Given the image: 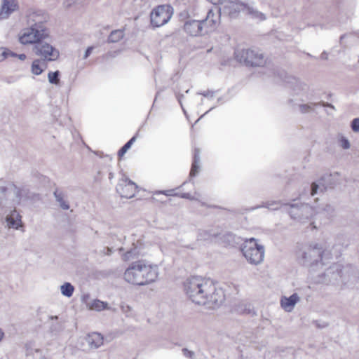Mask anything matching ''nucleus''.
<instances>
[{
	"mask_svg": "<svg viewBox=\"0 0 359 359\" xmlns=\"http://www.w3.org/2000/svg\"><path fill=\"white\" fill-rule=\"evenodd\" d=\"M170 8L165 5L157 6L150 14L151 24L154 27H159L166 24L171 18Z\"/></svg>",
	"mask_w": 359,
	"mask_h": 359,
	"instance_id": "nucleus-9",
	"label": "nucleus"
},
{
	"mask_svg": "<svg viewBox=\"0 0 359 359\" xmlns=\"http://www.w3.org/2000/svg\"><path fill=\"white\" fill-rule=\"evenodd\" d=\"M189 91V89H187L185 92H186V93H188Z\"/></svg>",
	"mask_w": 359,
	"mask_h": 359,
	"instance_id": "nucleus-56",
	"label": "nucleus"
},
{
	"mask_svg": "<svg viewBox=\"0 0 359 359\" xmlns=\"http://www.w3.org/2000/svg\"><path fill=\"white\" fill-rule=\"evenodd\" d=\"M182 353L185 357L189 358L190 359H192L195 355V353L194 351H189L187 348H182Z\"/></svg>",
	"mask_w": 359,
	"mask_h": 359,
	"instance_id": "nucleus-41",
	"label": "nucleus"
},
{
	"mask_svg": "<svg viewBox=\"0 0 359 359\" xmlns=\"http://www.w3.org/2000/svg\"><path fill=\"white\" fill-rule=\"evenodd\" d=\"M220 236V232L218 230L209 229L203 230L200 229L198 233L197 240L203 241H212L213 238H217Z\"/></svg>",
	"mask_w": 359,
	"mask_h": 359,
	"instance_id": "nucleus-20",
	"label": "nucleus"
},
{
	"mask_svg": "<svg viewBox=\"0 0 359 359\" xmlns=\"http://www.w3.org/2000/svg\"><path fill=\"white\" fill-rule=\"evenodd\" d=\"M327 56H328L327 53L325 51H324V52H323L321 53L320 58L322 60H327Z\"/></svg>",
	"mask_w": 359,
	"mask_h": 359,
	"instance_id": "nucleus-49",
	"label": "nucleus"
},
{
	"mask_svg": "<svg viewBox=\"0 0 359 359\" xmlns=\"http://www.w3.org/2000/svg\"><path fill=\"white\" fill-rule=\"evenodd\" d=\"M18 8L16 0H3L0 8V19H7Z\"/></svg>",
	"mask_w": 359,
	"mask_h": 359,
	"instance_id": "nucleus-15",
	"label": "nucleus"
},
{
	"mask_svg": "<svg viewBox=\"0 0 359 359\" xmlns=\"http://www.w3.org/2000/svg\"><path fill=\"white\" fill-rule=\"evenodd\" d=\"M182 198L191 199V195L189 193H183L179 195Z\"/></svg>",
	"mask_w": 359,
	"mask_h": 359,
	"instance_id": "nucleus-46",
	"label": "nucleus"
},
{
	"mask_svg": "<svg viewBox=\"0 0 359 359\" xmlns=\"http://www.w3.org/2000/svg\"><path fill=\"white\" fill-rule=\"evenodd\" d=\"M310 225L311 226L312 229H316V226L313 224V222L310 223Z\"/></svg>",
	"mask_w": 359,
	"mask_h": 359,
	"instance_id": "nucleus-53",
	"label": "nucleus"
},
{
	"mask_svg": "<svg viewBox=\"0 0 359 359\" xmlns=\"http://www.w3.org/2000/svg\"><path fill=\"white\" fill-rule=\"evenodd\" d=\"M49 318L51 320H57L58 317L57 316H51L49 317Z\"/></svg>",
	"mask_w": 359,
	"mask_h": 359,
	"instance_id": "nucleus-52",
	"label": "nucleus"
},
{
	"mask_svg": "<svg viewBox=\"0 0 359 359\" xmlns=\"http://www.w3.org/2000/svg\"><path fill=\"white\" fill-rule=\"evenodd\" d=\"M159 194H163L165 196H178V194L175 192V189H169L165 191H158Z\"/></svg>",
	"mask_w": 359,
	"mask_h": 359,
	"instance_id": "nucleus-42",
	"label": "nucleus"
},
{
	"mask_svg": "<svg viewBox=\"0 0 359 359\" xmlns=\"http://www.w3.org/2000/svg\"><path fill=\"white\" fill-rule=\"evenodd\" d=\"M137 133L134 135L129 141H128L118 151V156L121 158L131 147L133 143L136 141Z\"/></svg>",
	"mask_w": 359,
	"mask_h": 359,
	"instance_id": "nucleus-30",
	"label": "nucleus"
},
{
	"mask_svg": "<svg viewBox=\"0 0 359 359\" xmlns=\"http://www.w3.org/2000/svg\"><path fill=\"white\" fill-rule=\"evenodd\" d=\"M235 57L241 63L246 66L260 67L263 66L265 60L263 54L250 49H241L235 51Z\"/></svg>",
	"mask_w": 359,
	"mask_h": 359,
	"instance_id": "nucleus-6",
	"label": "nucleus"
},
{
	"mask_svg": "<svg viewBox=\"0 0 359 359\" xmlns=\"http://www.w3.org/2000/svg\"><path fill=\"white\" fill-rule=\"evenodd\" d=\"M299 302V297L296 293H293V307L295 304Z\"/></svg>",
	"mask_w": 359,
	"mask_h": 359,
	"instance_id": "nucleus-47",
	"label": "nucleus"
},
{
	"mask_svg": "<svg viewBox=\"0 0 359 359\" xmlns=\"http://www.w3.org/2000/svg\"><path fill=\"white\" fill-rule=\"evenodd\" d=\"M259 208H266L271 210H276L280 209L283 212H285L292 217V204L283 203L280 201H267L263 203L260 205L252 208V210L257 209Z\"/></svg>",
	"mask_w": 359,
	"mask_h": 359,
	"instance_id": "nucleus-13",
	"label": "nucleus"
},
{
	"mask_svg": "<svg viewBox=\"0 0 359 359\" xmlns=\"http://www.w3.org/2000/svg\"><path fill=\"white\" fill-rule=\"evenodd\" d=\"M8 56L17 57V53L6 48H0V62L7 58Z\"/></svg>",
	"mask_w": 359,
	"mask_h": 359,
	"instance_id": "nucleus-32",
	"label": "nucleus"
},
{
	"mask_svg": "<svg viewBox=\"0 0 359 359\" xmlns=\"http://www.w3.org/2000/svg\"><path fill=\"white\" fill-rule=\"evenodd\" d=\"M112 177H113V174H112V173H109V179H111V178H112Z\"/></svg>",
	"mask_w": 359,
	"mask_h": 359,
	"instance_id": "nucleus-54",
	"label": "nucleus"
},
{
	"mask_svg": "<svg viewBox=\"0 0 359 359\" xmlns=\"http://www.w3.org/2000/svg\"><path fill=\"white\" fill-rule=\"evenodd\" d=\"M221 8L215 10L210 9L205 18L201 20L203 22V30L204 35L210 34L213 32L220 24Z\"/></svg>",
	"mask_w": 359,
	"mask_h": 359,
	"instance_id": "nucleus-8",
	"label": "nucleus"
},
{
	"mask_svg": "<svg viewBox=\"0 0 359 359\" xmlns=\"http://www.w3.org/2000/svg\"><path fill=\"white\" fill-rule=\"evenodd\" d=\"M207 306L208 308L218 307L224 300V294L221 289H217L214 285V291L210 292L207 297Z\"/></svg>",
	"mask_w": 359,
	"mask_h": 359,
	"instance_id": "nucleus-14",
	"label": "nucleus"
},
{
	"mask_svg": "<svg viewBox=\"0 0 359 359\" xmlns=\"http://www.w3.org/2000/svg\"><path fill=\"white\" fill-rule=\"evenodd\" d=\"M184 290L192 302L205 305L208 302V294L214 291V283L210 280L191 277L184 283Z\"/></svg>",
	"mask_w": 359,
	"mask_h": 359,
	"instance_id": "nucleus-4",
	"label": "nucleus"
},
{
	"mask_svg": "<svg viewBox=\"0 0 359 359\" xmlns=\"http://www.w3.org/2000/svg\"><path fill=\"white\" fill-rule=\"evenodd\" d=\"M215 93H216V91L211 90H208L204 91V92L198 93V95H202L203 96H204L205 97H208V99H212Z\"/></svg>",
	"mask_w": 359,
	"mask_h": 359,
	"instance_id": "nucleus-40",
	"label": "nucleus"
},
{
	"mask_svg": "<svg viewBox=\"0 0 359 359\" xmlns=\"http://www.w3.org/2000/svg\"><path fill=\"white\" fill-rule=\"evenodd\" d=\"M221 101H222V98L221 97L218 98L217 102H219Z\"/></svg>",
	"mask_w": 359,
	"mask_h": 359,
	"instance_id": "nucleus-55",
	"label": "nucleus"
},
{
	"mask_svg": "<svg viewBox=\"0 0 359 359\" xmlns=\"http://www.w3.org/2000/svg\"><path fill=\"white\" fill-rule=\"evenodd\" d=\"M124 36L123 31L121 29H116L112 31L107 39L108 43H116L121 40Z\"/></svg>",
	"mask_w": 359,
	"mask_h": 359,
	"instance_id": "nucleus-28",
	"label": "nucleus"
},
{
	"mask_svg": "<svg viewBox=\"0 0 359 359\" xmlns=\"http://www.w3.org/2000/svg\"><path fill=\"white\" fill-rule=\"evenodd\" d=\"M47 15L41 11L33 12L27 16L28 27L22 30L19 41L22 44H34L33 51L44 61H55L60 56L59 50L48 42L49 36L46 26Z\"/></svg>",
	"mask_w": 359,
	"mask_h": 359,
	"instance_id": "nucleus-1",
	"label": "nucleus"
},
{
	"mask_svg": "<svg viewBox=\"0 0 359 359\" xmlns=\"http://www.w3.org/2000/svg\"><path fill=\"white\" fill-rule=\"evenodd\" d=\"M255 238L246 239L241 246V252L247 261L254 265L262 263L264 258V247L258 244Z\"/></svg>",
	"mask_w": 359,
	"mask_h": 359,
	"instance_id": "nucleus-5",
	"label": "nucleus"
},
{
	"mask_svg": "<svg viewBox=\"0 0 359 359\" xmlns=\"http://www.w3.org/2000/svg\"><path fill=\"white\" fill-rule=\"evenodd\" d=\"M297 204L293 203V215L294 214L297 217H294L293 219L295 221L302 222L303 217L308 219L310 217L314 216V214L321 213L323 211L327 215L332 214L334 211L333 208L330 205H326L323 208H313L308 204H304L301 208H296Z\"/></svg>",
	"mask_w": 359,
	"mask_h": 359,
	"instance_id": "nucleus-7",
	"label": "nucleus"
},
{
	"mask_svg": "<svg viewBox=\"0 0 359 359\" xmlns=\"http://www.w3.org/2000/svg\"><path fill=\"white\" fill-rule=\"evenodd\" d=\"M6 222L10 228L18 229L22 224L21 216L14 210L7 216Z\"/></svg>",
	"mask_w": 359,
	"mask_h": 359,
	"instance_id": "nucleus-21",
	"label": "nucleus"
},
{
	"mask_svg": "<svg viewBox=\"0 0 359 359\" xmlns=\"http://www.w3.org/2000/svg\"><path fill=\"white\" fill-rule=\"evenodd\" d=\"M5 336V334L4 332H3V330L0 328V342L1 341V340L4 339Z\"/></svg>",
	"mask_w": 359,
	"mask_h": 359,
	"instance_id": "nucleus-50",
	"label": "nucleus"
},
{
	"mask_svg": "<svg viewBox=\"0 0 359 359\" xmlns=\"http://www.w3.org/2000/svg\"><path fill=\"white\" fill-rule=\"evenodd\" d=\"M62 330V325L60 323L56 322L55 323H52L50 327V330L52 333H57Z\"/></svg>",
	"mask_w": 359,
	"mask_h": 359,
	"instance_id": "nucleus-37",
	"label": "nucleus"
},
{
	"mask_svg": "<svg viewBox=\"0 0 359 359\" xmlns=\"http://www.w3.org/2000/svg\"><path fill=\"white\" fill-rule=\"evenodd\" d=\"M137 188V186L135 182L131 181L127 177L123 176L119 180L118 183L116 187V190L121 197L131 198L135 196Z\"/></svg>",
	"mask_w": 359,
	"mask_h": 359,
	"instance_id": "nucleus-10",
	"label": "nucleus"
},
{
	"mask_svg": "<svg viewBox=\"0 0 359 359\" xmlns=\"http://www.w3.org/2000/svg\"><path fill=\"white\" fill-rule=\"evenodd\" d=\"M217 238L222 243L231 246L238 245L243 241L241 237L237 236L230 231H226L224 233L220 232V236H219Z\"/></svg>",
	"mask_w": 359,
	"mask_h": 359,
	"instance_id": "nucleus-17",
	"label": "nucleus"
},
{
	"mask_svg": "<svg viewBox=\"0 0 359 359\" xmlns=\"http://www.w3.org/2000/svg\"><path fill=\"white\" fill-rule=\"evenodd\" d=\"M317 106L316 103L303 104L299 106V111L303 113H309L314 110V107Z\"/></svg>",
	"mask_w": 359,
	"mask_h": 359,
	"instance_id": "nucleus-35",
	"label": "nucleus"
},
{
	"mask_svg": "<svg viewBox=\"0 0 359 359\" xmlns=\"http://www.w3.org/2000/svg\"><path fill=\"white\" fill-rule=\"evenodd\" d=\"M199 163H200V149L198 148H196L194 151L193 162H192L191 168L190 173H189L190 177H194L198 174L199 168H200Z\"/></svg>",
	"mask_w": 359,
	"mask_h": 359,
	"instance_id": "nucleus-23",
	"label": "nucleus"
},
{
	"mask_svg": "<svg viewBox=\"0 0 359 359\" xmlns=\"http://www.w3.org/2000/svg\"><path fill=\"white\" fill-rule=\"evenodd\" d=\"M203 22L194 19L187 20L183 25L184 32L190 36H203Z\"/></svg>",
	"mask_w": 359,
	"mask_h": 359,
	"instance_id": "nucleus-11",
	"label": "nucleus"
},
{
	"mask_svg": "<svg viewBox=\"0 0 359 359\" xmlns=\"http://www.w3.org/2000/svg\"><path fill=\"white\" fill-rule=\"evenodd\" d=\"M53 195L55 198L56 201L59 203L60 207L62 210L69 209V205L65 200V195L62 191H59L58 189H55V191L53 192Z\"/></svg>",
	"mask_w": 359,
	"mask_h": 359,
	"instance_id": "nucleus-24",
	"label": "nucleus"
},
{
	"mask_svg": "<svg viewBox=\"0 0 359 359\" xmlns=\"http://www.w3.org/2000/svg\"><path fill=\"white\" fill-rule=\"evenodd\" d=\"M339 144H340V146L344 149H348L350 148L351 147V144H350V142L348 141V140L344 137V136H341L339 139Z\"/></svg>",
	"mask_w": 359,
	"mask_h": 359,
	"instance_id": "nucleus-39",
	"label": "nucleus"
},
{
	"mask_svg": "<svg viewBox=\"0 0 359 359\" xmlns=\"http://www.w3.org/2000/svg\"><path fill=\"white\" fill-rule=\"evenodd\" d=\"M11 188L13 189V192L15 196L16 203L18 204H19L20 201L23 198L31 199L33 198V194L25 187L19 188L13 183H11Z\"/></svg>",
	"mask_w": 359,
	"mask_h": 359,
	"instance_id": "nucleus-16",
	"label": "nucleus"
},
{
	"mask_svg": "<svg viewBox=\"0 0 359 359\" xmlns=\"http://www.w3.org/2000/svg\"><path fill=\"white\" fill-rule=\"evenodd\" d=\"M176 97H177V100H178V102H179V103H180V106H181V107H182V110L184 111V113L186 114L187 112H186L185 109H184L183 104H182V100L184 98V95L181 94L180 93H176Z\"/></svg>",
	"mask_w": 359,
	"mask_h": 359,
	"instance_id": "nucleus-43",
	"label": "nucleus"
},
{
	"mask_svg": "<svg viewBox=\"0 0 359 359\" xmlns=\"http://www.w3.org/2000/svg\"><path fill=\"white\" fill-rule=\"evenodd\" d=\"M351 128L354 133H359V117L352 120Z\"/></svg>",
	"mask_w": 359,
	"mask_h": 359,
	"instance_id": "nucleus-38",
	"label": "nucleus"
},
{
	"mask_svg": "<svg viewBox=\"0 0 359 359\" xmlns=\"http://www.w3.org/2000/svg\"><path fill=\"white\" fill-rule=\"evenodd\" d=\"M158 275L156 265L147 264L144 260L133 262L124 273V279L128 283L145 285L154 282Z\"/></svg>",
	"mask_w": 359,
	"mask_h": 359,
	"instance_id": "nucleus-3",
	"label": "nucleus"
},
{
	"mask_svg": "<svg viewBox=\"0 0 359 359\" xmlns=\"http://www.w3.org/2000/svg\"><path fill=\"white\" fill-rule=\"evenodd\" d=\"M218 2L224 4L221 11L222 10L223 13L228 14L231 18H235L241 11H244V2L225 0H219Z\"/></svg>",
	"mask_w": 359,
	"mask_h": 359,
	"instance_id": "nucleus-12",
	"label": "nucleus"
},
{
	"mask_svg": "<svg viewBox=\"0 0 359 359\" xmlns=\"http://www.w3.org/2000/svg\"><path fill=\"white\" fill-rule=\"evenodd\" d=\"M60 72L58 70L55 72H50L48 74V81L51 84L57 85L60 82Z\"/></svg>",
	"mask_w": 359,
	"mask_h": 359,
	"instance_id": "nucleus-33",
	"label": "nucleus"
},
{
	"mask_svg": "<svg viewBox=\"0 0 359 359\" xmlns=\"http://www.w3.org/2000/svg\"><path fill=\"white\" fill-rule=\"evenodd\" d=\"M93 48H94L93 46H89V47L87 48V49L86 50V51L84 53L83 59H86V58H88L90 56V55L91 54Z\"/></svg>",
	"mask_w": 359,
	"mask_h": 359,
	"instance_id": "nucleus-44",
	"label": "nucleus"
},
{
	"mask_svg": "<svg viewBox=\"0 0 359 359\" xmlns=\"http://www.w3.org/2000/svg\"><path fill=\"white\" fill-rule=\"evenodd\" d=\"M8 191L13 192V189L11 188V184H9V187L0 185V205L2 203V201L6 199L7 192Z\"/></svg>",
	"mask_w": 359,
	"mask_h": 359,
	"instance_id": "nucleus-36",
	"label": "nucleus"
},
{
	"mask_svg": "<svg viewBox=\"0 0 359 359\" xmlns=\"http://www.w3.org/2000/svg\"><path fill=\"white\" fill-rule=\"evenodd\" d=\"M86 341L91 348H98L103 344L104 337L98 332H92L86 337Z\"/></svg>",
	"mask_w": 359,
	"mask_h": 359,
	"instance_id": "nucleus-18",
	"label": "nucleus"
},
{
	"mask_svg": "<svg viewBox=\"0 0 359 359\" xmlns=\"http://www.w3.org/2000/svg\"><path fill=\"white\" fill-rule=\"evenodd\" d=\"M215 108V107H211L210 109V110H208V111H206L204 114H203L197 121L196 122H198L201 118H203L206 114H208L210 110L213 109Z\"/></svg>",
	"mask_w": 359,
	"mask_h": 359,
	"instance_id": "nucleus-51",
	"label": "nucleus"
},
{
	"mask_svg": "<svg viewBox=\"0 0 359 359\" xmlns=\"http://www.w3.org/2000/svg\"><path fill=\"white\" fill-rule=\"evenodd\" d=\"M280 305L287 312L292 311V295L289 297H283L280 300Z\"/></svg>",
	"mask_w": 359,
	"mask_h": 359,
	"instance_id": "nucleus-31",
	"label": "nucleus"
},
{
	"mask_svg": "<svg viewBox=\"0 0 359 359\" xmlns=\"http://www.w3.org/2000/svg\"><path fill=\"white\" fill-rule=\"evenodd\" d=\"M325 189V187L321 181L312 183L310 187L308 185L306 186V193H309L312 196L317 194L318 190L320 191H323Z\"/></svg>",
	"mask_w": 359,
	"mask_h": 359,
	"instance_id": "nucleus-26",
	"label": "nucleus"
},
{
	"mask_svg": "<svg viewBox=\"0 0 359 359\" xmlns=\"http://www.w3.org/2000/svg\"><path fill=\"white\" fill-rule=\"evenodd\" d=\"M40 60H34L32 64V72L35 75H40L43 69L40 66Z\"/></svg>",
	"mask_w": 359,
	"mask_h": 359,
	"instance_id": "nucleus-34",
	"label": "nucleus"
},
{
	"mask_svg": "<svg viewBox=\"0 0 359 359\" xmlns=\"http://www.w3.org/2000/svg\"><path fill=\"white\" fill-rule=\"evenodd\" d=\"M103 254L106 255H111L112 254L111 248H110L109 247L104 248Z\"/></svg>",
	"mask_w": 359,
	"mask_h": 359,
	"instance_id": "nucleus-45",
	"label": "nucleus"
},
{
	"mask_svg": "<svg viewBox=\"0 0 359 359\" xmlns=\"http://www.w3.org/2000/svg\"><path fill=\"white\" fill-rule=\"evenodd\" d=\"M322 248L320 245L316 244L303 257L306 262H310L309 271L312 279L316 283L325 284H336L339 280L343 281L344 273H348L351 266L334 263L327 267L329 264L326 262L327 253L322 251Z\"/></svg>",
	"mask_w": 359,
	"mask_h": 359,
	"instance_id": "nucleus-2",
	"label": "nucleus"
},
{
	"mask_svg": "<svg viewBox=\"0 0 359 359\" xmlns=\"http://www.w3.org/2000/svg\"><path fill=\"white\" fill-rule=\"evenodd\" d=\"M293 91L295 95H304L308 91V86L300 80H295L293 81Z\"/></svg>",
	"mask_w": 359,
	"mask_h": 359,
	"instance_id": "nucleus-25",
	"label": "nucleus"
},
{
	"mask_svg": "<svg viewBox=\"0 0 359 359\" xmlns=\"http://www.w3.org/2000/svg\"><path fill=\"white\" fill-rule=\"evenodd\" d=\"M142 245L137 241L132 244L130 248L123 255L125 260H129L130 259H135L138 257L140 255H142Z\"/></svg>",
	"mask_w": 359,
	"mask_h": 359,
	"instance_id": "nucleus-19",
	"label": "nucleus"
},
{
	"mask_svg": "<svg viewBox=\"0 0 359 359\" xmlns=\"http://www.w3.org/2000/svg\"><path fill=\"white\" fill-rule=\"evenodd\" d=\"M244 11L249 15L252 18L257 19L259 21L266 20L265 15L257 11L254 6L248 3H245Z\"/></svg>",
	"mask_w": 359,
	"mask_h": 359,
	"instance_id": "nucleus-22",
	"label": "nucleus"
},
{
	"mask_svg": "<svg viewBox=\"0 0 359 359\" xmlns=\"http://www.w3.org/2000/svg\"><path fill=\"white\" fill-rule=\"evenodd\" d=\"M88 306L91 310L101 311L108 309V304L100 299H94L91 303L88 304Z\"/></svg>",
	"mask_w": 359,
	"mask_h": 359,
	"instance_id": "nucleus-27",
	"label": "nucleus"
},
{
	"mask_svg": "<svg viewBox=\"0 0 359 359\" xmlns=\"http://www.w3.org/2000/svg\"><path fill=\"white\" fill-rule=\"evenodd\" d=\"M17 57H18L20 60H25L27 58V56L24 53L17 54Z\"/></svg>",
	"mask_w": 359,
	"mask_h": 359,
	"instance_id": "nucleus-48",
	"label": "nucleus"
},
{
	"mask_svg": "<svg viewBox=\"0 0 359 359\" xmlns=\"http://www.w3.org/2000/svg\"><path fill=\"white\" fill-rule=\"evenodd\" d=\"M60 291L63 296L71 297L74 291V287L68 282L65 283L60 286Z\"/></svg>",
	"mask_w": 359,
	"mask_h": 359,
	"instance_id": "nucleus-29",
	"label": "nucleus"
}]
</instances>
